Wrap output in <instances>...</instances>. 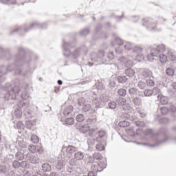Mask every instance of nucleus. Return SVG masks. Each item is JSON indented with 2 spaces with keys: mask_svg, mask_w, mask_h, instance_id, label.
<instances>
[{
  "mask_svg": "<svg viewBox=\"0 0 176 176\" xmlns=\"http://www.w3.org/2000/svg\"><path fill=\"white\" fill-rule=\"evenodd\" d=\"M141 75L143 79H151L152 78V72L148 69H142L141 71Z\"/></svg>",
  "mask_w": 176,
  "mask_h": 176,
  "instance_id": "obj_18",
  "label": "nucleus"
},
{
  "mask_svg": "<svg viewBox=\"0 0 176 176\" xmlns=\"http://www.w3.org/2000/svg\"><path fill=\"white\" fill-rule=\"evenodd\" d=\"M25 126H26L27 129H29V130H34V126H35V121L26 120Z\"/></svg>",
  "mask_w": 176,
  "mask_h": 176,
  "instance_id": "obj_28",
  "label": "nucleus"
},
{
  "mask_svg": "<svg viewBox=\"0 0 176 176\" xmlns=\"http://www.w3.org/2000/svg\"><path fill=\"white\" fill-rule=\"evenodd\" d=\"M160 89L157 87H154L153 89H147L144 91L145 97H152V96H157L158 98L161 94Z\"/></svg>",
  "mask_w": 176,
  "mask_h": 176,
  "instance_id": "obj_14",
  "label": "nucleus"
},
{
  "mask_svg": "<svg viewBox=\"0 0 176 176\" xmlns=\"http://www.w3.org/2000/svg\"><path fill=\"white\" fill-rule=\"evenodd\" d=\"M147 86L151 87L152 86H155V81L153 80V76L151 77V78H147L146 80Z\"/></svg>",
  "mask_w": 176,
  "mask_h": 176,
  "instance_id": "obj_41",
  "label": "nucleus"
},
{
  "mask_svg": "<svg viewBox=\"0 0 176 176\" xmlns=\"http://www.w3.org/2000/svg\"><path fill=\"white\" fill-rule=\"evenodd\" d=\"M87 142L89 146H93V145H94V144L96 143V139L93 138H89L87 139Z\"/></svg>",
  "mask_w": 176,
  "mask_h": 176,
  "instance_id": "obj_47",
  "label": "nucleus"
},
{
  "mask_svg": "<svg viewBox=\"0 0 176 176\" xmlns=\"http://www.w3.org/2000/svg\"><path fill=\"white\" fill-rule=\"evenodd\" d=\"M0 1L8 5H16V0H0Z\"/></svg>",
  "mask_w": 176,
  "mask_h": 176,
  "instance_id": "obj_44",
  "label": "nucleus"
},
{
  "mask_svg": "<svg viewBox=\"0 0 176 176\" xmlns=\"http://www.w3.org/2000/svg\"><path fill=\"white\" fill-rule=\"evenodd\" d=\"M19 54L15 56V62L14 65H8L7 67L1 65L0 67V83H3L6 80L5 76L8 72H12L13 69H14V67H21L24 65L26 63H30L31 61V58L30 56H26L25 54L27 53V50L24 49L23 47H18Z\"/></svg>",
  "mask_w": 176,
  "mask_h": 176,
  "instance_id": "obj_2",
  "label": "nucleus"
},
{
  "mask_svg": "<svg viewBox=\"0 0 176 176\" xmlns=\"http://www.w3.org/2000/svg\"><path fill=\"white\" fill-rule=\"evenodd\" d=\"M15 159L16 160H23L24 159V151H18L15 154Z\"/></svg>",
  "mask_w": 176,
  "mask_h": 176,
  "instance_id": "obj_34",
  "label": "nucleus"
},
{
  "mask_svg": "<svg viewBox=\"0 0 176 176\" xmlns=\"http://www.w3.org/2000/svg\"><path fill=\"white\" fill-rule=\"evenodd\" d=\"M129 101L131 102V104H133V105H135L136 107H140V105L142 104V101L138 96L129 97Z\"/></svg>",
  "mask_w": 176,
  "mask_h": 176,
  "instance_id": "obj_19",
  "label": "nucleus"
},
{
  "mask_svg": "<svg viewBox=\"0 0 176 176\" xmlns=\"http://www.w3.org/2000/svg\"><path fill=\"white\" fill-rule=\"evenodd\" d=\"M124 47L126 50H132L133 57L135 60H137L138 61H141V60H143L144 55L141 54L142 53V50H144L142 47L138 46L134 47V45L131 44L130 42L126 43Z\"/></svg>",
  "mask_w": 176,
  "mask_h": 176,
  "instance_id": "obj_8",
  "label": "nucleus"
},
{
  "mask_svg": "<svg viewBox=\"0 0 176 176\" xmlns=\"http://www.w3.org/2000/svg\"><path fill=\"white\" fill-rule=\"evenodd\" d=\"M12 167L14 168H19V167H21V163L17 160H14L12 162Z\"/></svg>",
  "mask_w": 176,
  "mask_h": 176,
  "instance_id": "obj_58",
  "label": "nucleus"
},
{
  "mask_svg": "<svg viewBox=\"0 0 176 176\" xmlns=\"http://www.w3.org/2000/svg\"><path fill=\"white\" fill-rule=\"evenodd\" d=\"M89 99L95 104L96 108H102L105 103L109 101V98L106 95H99L94 91L90 93Z\"/></svg>",
  "mask_w": 176,
  "mask_h": 176,
  "instance_id": "obj_7",
  "label": "nucleus"
},
{
  "mask_svg": "<svg viewBox=\"0 0 176 176\" xmlns=\"http://www.w3.org/2000/svg\"><path fill=\"white\" fill-rule=\"evenodd\" d=\"M72 111H74V107H72V105H69L64 109L63 115L65 116H68V115H71V113H72Z\"/></svg>",
  "mask_w": 176,
  "mask_h": 176,
  "instance_id": "obj_25",
  "label": "nucleus"
},
{
  "mask_svg": "<svg viewBox=\"0 0 176 176\" xmlns=\"http://www.w3.org/2000/svg\"><path fill=\"white\" fill-rule=\"evenodd\" d=\"M36 152H38V155H42L43 153V148L41 146H37Z\"/></svg>",
  "mask_w": 176,
  "mask_h": 176,
  "instance_id": "obj_63",
  "label": "nucleus"
},
{
  "mask_svg": "<svg viewBox=\"0 0 176 176\" xmlns=\"http://www.w3.org/2000/svg\"><path fill=\"white\" fill-rule=\"evenodd\" d=\"M97 151H99V152H101L105 149V147L102 144H97L96 146Z\"/></svg>",
  "mask_w": 176,
  "mask_h": 176,
  "instance_id": "obj_60",
  "label": "nucleus"
},
{
  "mask_svg": "<svg viewBox=\"0 0 176 176\" xmlns=\"http://www.w3.org/2000/svg\"><path fill=\"white\" fill-rule=\"evenodd\" d=\"M17 107H19V108H23V114L28 119L33 118L35 115V109L31 106L30 102L20 100L17 102Z\"/></svg>",
  "mask_w": 176,
  "mask_h": 176,
  "instance_id": "obj_9",
  "label": "nucleus"
},
{
  "mask_svg": "<svg viewBox=\"0 0 176 176\" xmlns=\"http://www.w3.org/2000/svg\"><path fill=\"white\" fill-rule=\"evenodd\" d=\"M108 107L109 109H116V103L113 101H111L108 104Z\"/></svg>",
  "mask_w": 176,
  "mask_h": 176,
  "instance_id": "obj_55",
  "label": "nucleus"
},
{
  "mask_svg": "<svg viewBox=\"0 0 176 176\" xmlns=\"http://www.w3.org/2000/svg\"><path fill=\"white\" fill-rule=\"evenodd\" d=\"M166 72L168 76H173L174 74H175V71L171 67L166 68Z\"/></svg>",
  "mask_w": 176,
  "mask_h": 176,
  "instance_id": "obj_40",
  "label": "nucleus"
},
{
  "mask_svg": "<svg viewBox=\"0 0 176 176\" xmlns=\"http://www.w3.org/2000/svg\"><path fill=\"white\" fill-rule=\"evenodd\" d=\"M21 108L22 107H17V108H16L15 109V110H14V115H15V116L16 117V118H21V116H22V115H23V111H22V110H21Z\"/></svg>",
  "mask_w": 176,
  "mask_h": 176,
  "instance_id": "obj_33",
  "label": "nucleus"
},
{
  "mask_svg": "<svg viewBox=\"0 0 176 176\" xmlns=\"http://www.w3.org/2000/svg\"><path fill=\"white\" fill-rule=\"evenodd\" d=\"M7 176H21V175H20V174L14 172V170H11L8 173Z\"/></svg>",
  "mask_w": 176,
  "mask_h": 176,
  "instance_id": "obj_61",
  "label": "nucleus"
},
{
  "mask_svg": "<svg viewBox=\"0 0 176 176\" xmlns=\"http://www.w3.org/2000/svg\"><path fill=\"white\" fill-rule=\"evenodd\" d=\"M118 96H120L121 97H125L126 94H127V91L123 88H120L117 91Z\"/></svg>",
  "mask_w": 176,
  "mask_h": 176,
  "instance_id": "obj_39",
  "label": "nucleus"
},
{
  "mask_svg": "<svg viewBox=\"0 0 176 176\" xmlns=\"http://www.w3.org/2000/svg\"><path fill=\"white\" fill-rule=\"evenodd\" d=\"M89 34H90V28H85L80 32V35H81V36H86L89 35Z\"/></svg>",
  "mask_w": 176,
  "mask_h": 176,
  "instance_id": "obj_35",
  "label": "nucleus"
},
{
  "mask_svg": "<svg viewBox=\"0 0 176 176\" xmlns=\"http://www.w3.org/2000/svg\"><path fill=\"white\" fill-rule=\"evenodd\" d=\"M69 164L73 166H79V162H78L75 158H72L69 160Z\"/></svg>",
  "mask_w": 176,
  "mask_h": 176,
  "instance_id": "obj_43",
  "label": "nucleus"
},
{
  "mask_svg": "<svg viewBox=\"0 0 176 176\" xmlns=\"http://www.w3.org/2000/svg\"><path fill=\"white\" fill-rule=\"evenodd\" d=\"M10 166L8 165H1L0 166V174H5V173H8V171H9L10 169Z\"/></svg>",
  "mask_w": 176,
  "mask_h": 176,
  "instance_id": "obj_30",
  "label": "nucleus"
},
{
  "mask_svg": "<svg viewBox=\"0 0 176 176\" xmlns=\"http://www.w3.org/2000/svg\"><path fill=\"white\" fill-rule=\"evenodd\" d=\"M125 74L129 78L133 77L135 74V71L131 68H128L125 70Z\"/></svg>",
  "mask_w": 176,
  "mask_h": 176,
  "instance_id": "obj_31",
  "label": "nucleus"
},
{
  "mask_svg": "<svg viewBox=\"0 0 176 176\" xmlns=\"http://www.w3.org/2000/svg\"><path fill=\"white\" fill-rule=\"evenodd\" d=\"M169 122H170V119L167 118H164L160 120V123L161 124H168Z\"/></svg>",
  "mask_w": 176,
  "mask_h": 176,
  "instance_id": "obj_54",
  "label": "nucleus"
},
{
  "mask_svg": "<svg viewBox=\"0 0 176 176\" xmlns=\"http://www.w3.org/2000/svg\"><path fill=\"white\" fill-rule=\"evenodd\" d=\"M31 141L34 144H38V142H39V138L36 135H32L31 136Z\"/></svg>",
  "mask_w": 176,
  "mask_h": 176,
  "instance_id": "obj_51",
  "label": "nucleus"
},
{
  "mask_svg": "<svg viewBox=\"0 0 176 176\" xmlns=\"http://www.w3.org/2000/svg\"><path fill=\"white\" fill-rule=\"evenodd\" d=\"M29 162L32 164H36V163H39L40 160L36 155H31L29 158Z\"/></svg>",
  "mask_w": 176,
  "mask_h": 176,
  "instance_id": "obj_29",
  "label": "nucleus"
},
{
  "mask_svg": "<svg viewBox=\"0 0 176 176\" xmlns=\"http://www.w3.org/2000/svg\"><path fill=\"white\" fill-rule=\"evenodd\" d=\"M93 159L94 160H101L102 159V156L98 153H95L93 155Z\"/></svg>",
  "mask_w": 176,
  "mask_h": 176,
  "instance_id": "obj_50",
  "label": "nucleus"
},
{
  "mask_svg": "<svg viewBox=\"0 0 176 176\" xmlns=\"http://www.w3.org/2000/svg\"><path fill=\"white\" fill-rule=\"evenodd\" d=\"M74 157L77 162H80V160H83V159H85V153L77 150L74 153Z\"/></svg>",
  "mask_w": 176,
  "mask_h": 176,
  "instance_id": "obj_21",
  "label": "nucleus"
},
{
  "mask_svg": "<svg viewBox=\"0 0 176 176\" xmlns=\"http://www.w3.org/2000/svg\"><path fill=\"white\" fill-rule=\"evenodd\" d=\"M67 159H71L70 156H64L61 159L58 160L56 165V168L58 171H64L65 170V166L67 165Z\"/></svg>",
  "mask_w": 176,
  "mask_h": 176,
  "instance_id": "obj_13",
  "label": "nucleus"
},
{
  "mask_svg": "<svg viewBox=\"0 0 176 176\" xmlns=\"http://www.w3.org/2000/svg\"><path fill=\"white\" fill-rule=\"evenodd\" d=\"M168 133V131L166 128H160L158 131L157 132V137L160 135H164L165 138L161 141H159V139L157 138H153V140L154 142H155V144H148L146 143H140L137 142L138 145H144V146H150V148H155V146H160V145H164L167 141H168V136H167V134Z\"/></svg>",
  "mask_w": 176,
  "mask_h": 176,
  "instance_id": "obj_6",
  "label": "nucleus"
},
{
  "mask_svg": "<svg viewBox=\"0 0 176 176\" xmlns=\"http://www.w3.org/2000/svg\"><path fill=\"white\" fill-rule=\"evenodd\" d=\"M75 47L72 43H68L63 41V49L64 51L63 55L65 57H69L72 56L74 59L78 58L80 56H86L89 52V48L86 45H82L71 53V48Z\"/></svg>",
  "mask_w": 176,
  "mask_h": 176,
  "instance_id": "obj_3",
  "label": "nucleus"
},
{
  "mask_svg": "<svg viewBox=\"0 0 176 176\" xmlns=\"http://www.w3.org/2000/svg\"><path fill=\"white\" fill-rule=\"evenodd\" d=\"M14 74H15V75H21V69H20V68L15 69Z\"/></svg>",
  "mask_w": 176,
  "mask_h": 176,
  "instance_id": "obj_64",
  "label": "nucleus"
},
{
  "mask_svg": "<svg viewBox=\"0 0 176 176\" xmlns=\"http://www.w3.org/2000/svg\"><path fill=\"white\" fill-rule=\"evenodd\" d=\"M115 42L116 43H117V45H119V46H122V45H124L123 40H122L120 38H116Z\"/></svg>",
  "mask_w": 176,
  "mask_h": 176,
  "instance_id": "obj_59",
  "label": "nucleus"
},
{
  "mask_svg": "<svg viewBox=\"0 0 176 176\" xmlns=\"http://www.w3.org/2000/svg\"><path fill=\"white\" fill-rule=\"evenodd\" d=\"M116 102L118 104V105L123 107L126 104V98L120 97L116 99Z\"/></svg>",
  "mask_w": 176,
  "mask_h": 176,
  "instance_id": "obj_38",
  "label": "nucleus"
},
{
  "mask_svg": "<svg viewBox=\"0 0 176 176\" xmlns=\"http://www.w3.org/2000/svg\"><path fill=\"white\" fill-rule=\"evenodd\" d=\"M140 91L137 88L132 87L129 89V94H130L131 97H137Z\"/></svg>",
  "mask_w": 176,
  "mask_h": 176,
  "instance_id": "obj_26",
  "label": "nucleus"
},
{
  "mask_svg": "<svg viewBox=\"0 0 176 176\" xmlns=\"http://www.w3.org/2000/svg\"><path fill=\"white\" fill-rule=\"evenodd\" d=\"M0 54L5 55V57L7 60H9V58L8 56H10V52L7 49H5L0 46Z\"/></svg>",
  "mask_w": 176,
  "mask_h": 176,
  "instance_id": "obj_27",
  "label": "nucleus"
},
{
  "mask_svg": "<svg viewBox=\"0 0 176 176\" xmlns=\"http://www.w3.org/2000/svg\"><path fill=\"white\" fill-rule=\"evenodd\" d=\"M43 173H50L52 171V165L49 163H43L41 166Z\"/></svg>",
  "mask_w": 176,
  "mask_h": 176,
  "instance_id": "obj_23",
  "label": "nucleus"
},
{
  "mask_svg": "<svg viewBox=\"0 0 176 176\" xmlns=\"http://www.w3.org/2000/svg\"><path fill=\"white\" fill-rule=\"evenodd\" d=\"M168 109L170 112H176V107L173 104H170L169 107H168Z\"/></svg>",
  "mask_w": 176,
  "mask_h": 176,
  "instance_id": "obj_62",
  "label": "nucleus"
},
{
  "mask_svg": "<svg viewBox=\"0 0 176 176\" xmlns=\"http://www.w3.org/2000/svg\"><path fill=\"white\" fill-rule=\"evenodd\" d=\"M122 109L124 111H125L126 112L130 111V109H131V105H130V104H124L123 106H122Z\"/></svg>",
  "mask_w": 176,
  "mask_h": 176,
  "instance_id": "obj_57",
  "label": "nucleus"
},
{
  "mask_svg": "<svg viewBox=\"0 0 176 176\" xmlns=\"http://www.w3.org/2000/svg\"><path fill=\"white\" fill-rule=\"evenodd\" d=\"M107 58V59H105V52L104 50H99L97 53L93 52L90 54L91 61H94V63H103L104 64H108V62L115 58L113 52H108Z\"/></svg>",
  "mask_w": 176,
  "mask_h": 176,
  "instance_id": "obj_5",
  "label": "nucleus"
},
{
  "mask_svg": "<svg viewBox=\"0 0 176 176\" xmlns=\"http://www.w3.org/2000/svg\"><path fill=\"white\" fill-rule=\"evenodd\" d=\"M63 124H67V126H72L75 123L74 118H67L65 120H60Z\"/></svg>",
  "mask_w": 176,
  "mask_h": 176,
  "instance_id": "obj_24",
  "label": "nucleus"
},
{
  "mask_svg": "<svg viewBox=\"0 0 176 176\" xmlns=\"http://www.w3.org/2000/svg\"><path fill=\"white\" fill-rule=\"evenodd\" d=\"M78 104L81 107V111L86 113L87 116H92L96 113L94 108L91 107V104L85 98H80L78 99Z\"/></svg>",
  "mask_w": 176,
  "mask_h": 176,
  "instance_id": "obj_10",
  "label": "nucleus"
},
{
  "mask_svg": "<svg viewBox=\"0 0 176 176\" xmlns=\"http://www.w3.org/2000/svg\"><path fill=\"white\" fill-rule=\"evenodd\" d=\"M144 21L142 25H144V27H146L147 30H149V31L156 30V27L157 25V21H154L152 18L144 19Z\"/></svg>",
  "mask_w": 176,
  "mask_h": 176,
  "instance_id": "obj_11",
  "label": "nucleus"
},
{
  "mask_svg": "<svg viewBox=\"0 0 176 176\" xmlns=\"http://www.w3.org/2000/svg\"><path fill=\"white\" fill-rule=\"evenodd\" d=\"M47 27V24L46 23H39L38 22H34L30 25L29 28H25L23 30L24 32H28V31H31V30H34L35 28H41L43 30Z\"/></svg>",
  "mask_w": 176,
  "mask_h": 176,
  "instance_id": "obj_15",
  "label": "nucleus"
},
{
  "mask_svg": "<svg viewBox=\"0 0 176 176\" xmlns=\"http://www.w3.org/2000/svg\"><path fill=\"white\" fill-rule=\"evenodd\" d=\"M87 125H82L81 126V131L82 133H87L90 130V127L89 126H91V124H94L96 123V119H91V118H88L87 120Z\"/></svg>",
  "mask_w": 176,
  "mask_h": 176,
  "instance_id": "obj_16",
  "label": "nucleus"
},
{
  "mask_svg": "<svg viewBox=\"0 0 176 176\" xmlns=\"http://www.w3.org/2000/svg\"><path fill=\"white\" fill-rule=\"evenodd\" d=\"M168 58H169V60L170 61H173V63H175V61H176V54H175V53L169 52L168 53Z\"/></svg>",
  "mask_w": 176,
  "mask_h": 176,
  "instance_id": "obj_36",
  "label": "nucleus"
},
{
  "mask_svg": "<svg viewBox=\"0 0 176 176\" xmlns=\"http://www.w3.org/2000/svg\"><path fill=\"white\" fill-rule=\"evenodd\" d=\"M166 52V45H159L155 47L151 48L150 54L147 55V59L148 61H155L156 58H160V63L164 64L166 63L168 57L166 54H163Z\"/></svg>",
  "mask_w": 176,
  "mask_h": 176,
  "instance_id": "obj_4",
  "label": "nucleus"
},
{
  "mask_svg": "<svg viewBox=\"0 0 176 176\" xmlns=\"http://www.w3.org/2000/svg\"><path fill=\"white\" fill-rule=\"evenodd\" d=\"M120 61L124 63V65L126 67V68H129V67H131L133 65V60L126 58L125 56L120 57Z\"/></svg>",
  "mask_w": 176,
  "mask_h": 176,
  "instance_id": "obj_20",
  "label": "nucleus"
},
{
  "mask_svg": "<svg viewBox=\"0 0 176 176\" xmlns=\"http://www.w3.org/2000/svg\"><path fill=\"white\" fill-rule=\"evenodd\" d=\"M135 124L138 127H145V122L144 121H136Z\"/></svg>",
  "mask_w": 176,
  "mask_h": 176,
  "instance_id": "obj_56",
  "label": "nucleus"
},
{
  "mask_svg": "<svg viewBox=\"0 0 176 176\" xmlns=\"http://www.w3.org/2000/svg\"><path fill=\"white\" fill-rule=\"evenodd\" d=\"M118 126H120V127H129V126H130V122L126 120L120 121Z\"/></svg>",
  "mask_w": 176,
  "mask_h": 176,
  "instance_id": "obj_42",
  "label": "nucleus"
},
{
  "mask_svg": "<svg viewBox=\"0 0 176 176\" xmlns=\"http://www.w3.org/2000/svg\"><path fill=\"white\" fill-rule=\"evenodd\" d=\"M146 87V84L145 83V82L141 80L138 82V87H139V89H145Z\"/></svg>",
  "mask_w": 176,
  "mask_h": 176,
  "instance_id": "obj_53",
  "label": "nucleus"
},
{
  "mask_svg": "<svg viewBox=\"0 0 176 176\" xmlns=\"http://www.w3.org/2000/svg\"><path fill=\"white\" fill-rule=\"evenodd\" d=\"M117 80L118 83H126L129 78L126 76H119L117 77Z\"/></svg>",
  "mask_w": 176,
  "mask_h": 176,
  "instance_id": "obj_32",
  "label": "nucleus"
},
{
  "mask_svg": "<svg viewBox=\"0 0 176 176\" xmlns=\"http://www.w3.org/2000/svg\"><path fill=\"white\" fill-rule=\"evenodd\" d=\"M21 167L22 168H30V163L27 161H23L21 162Z\"/></svg>",
  "mask_w": 176,
  "mask_h": 176,
  "instance_id": "obj_49",
  "label": "nucleus"
},
{
  "mask_svg": "<svg viewBox=\"0 0 176 176\" xmlns=\"http://www.w3.org/2000/svg\"><path fill=\"white\" fill-rule=\"evenodd\" d=\"M160 111H161V113L162 115H167V113H168V107H160Z\"/></svg>",
  "mask_w": 176,
  "mask_h": 176,
  "instance_id": "obj_48",
  "label": "nucleus"
},
{
  "mask_svg": "<svg viewBox=\"0 0 176 176\" xmlns=\"http://www.w3.org/2000/svg\"><path fill=\"white\" fill-rule=\"evenodd\" d=\"M78 149L79 148L73 145L63 146L61 153H63L64 156H69L71 157V155L76 153Z\"/></svg>",
  "mask_w": 176,
  "mask_h": 176,
  "instance_id": "obj_12",
  "label": "nucleus"
},
{
  "mask_svg": "<svg viewBox=\"0 0 176 176\" xmlns=\"http://www.w3.org/2000/svg\"><path fill=\"white\" fill-rule=\"evenodd\" d=\"M99 167L100 168H105V167H107V164H105V163L103 162H100V164H93L91 166V170H92L94 173H101V171H102V169L101 170H98Z\"/></svg>",
  "mask_w": 176,
  "mask_h": 176,
  "instance_id": "obj_17",
  "label": "nucleus"
},
{
  "mask_svg": "<svg viewBox=\"0 0 176 176\" xmlns=\"http://www.w3.org/2000/svg\"><path fill=\"white\" fill-rule=\"evenodd\" d=\"M145 135H150L151 137H153V129H147L144 131Z\"/></svg>",
  "mask_w": 176,
  "mask_h": 176,
  "instance_id": "obj_52",
  "label": "nucleus"
},
{
  "mask_svg": "<svg viewBox=\"0 0 176 176\" xmlns=\"http://www.w3.org/2000/svg\"><path fill=\"white\" fill-rule=\"evenodd\" d=\"M98 136L96 138V141H97V142H101V139L100 138H104V137H107V131L102 129L98 131Z\"/></svg>",
  "mask_w": 176,
  "mask_h": 176,
  "instance_id": "obj_22",
  "label": "nucleus"
},
{
  "mask_svg": "<svg viewBox=\"0 0 176 176\" xmlns=\"http://www.w3.org/2000/svg\"><path fill=\"white\" fill-rule=\"evenodd\" d=\"M36 148H37V146H35V145H29L28 146V150L32 153H36Z\"/></svg>",
  "mask_w": 176,
  "mask_h": 176,
  "instance_id": "obj_46",
  "label": "nucleus"
},
{
  "mask_svg": "<svg viewBox=\"0 0 176 176\" xmlns=\"http://www.w3.org/2000/svg\"><path fill=\"white\" fill-rule=\"evenodd\" d=\"M76 121L78 122L79 123L83 122L85 120V116L83 114H78L76 116Z\"/></svg>",
  "mask_w": 176,
  "mask_h": 176,
  "instance_id": "obj_45",
  "label": "nucleus"
},
{
  "mask_svg": "<svg viewBox=\"0 0 176 176\" xmlns=\"http://www.w3.org/2000/svg\"><path fill=\"white\" fill-rule=\"evenodd\" d=\"M28 89V83L21 82L19 78L14 80L13 83H7L4 87L3 98L6 100H17L20 97V91H22L21 98L27 100L30 95L25 91Z\"/></svg>",
  "mask_w": 176,
  "mask_h": 176,
  "instance_id": "obj_1",
  "label": "nucleus"
},
{
  "mask_svg": "<svg viewBox=\"0 0 176 176\" xmlns=\"http://www.w3.org/2000/svg\"><path fill=\"white\" fill-rule=\"evenodd\" d=\"M159 97H160V101L161 104H162L163 105H166V104H168V98L166 96H160V94Z\"/></svg>",
  "mask_w": 176,
  "mask_h": 176,
  "instance_id": "obj_37",
  "label": "nucleus"
}]
</instances>
